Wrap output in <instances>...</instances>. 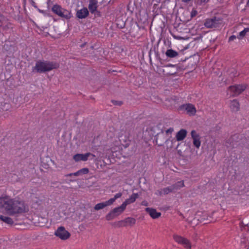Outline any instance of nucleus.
I'll return each instance as SVG.
<instances>
[{"instance_id":"obj_1","label":"nucleus","mask_w":249,"mask_h":249,"mask_svg":"<svg viewBox=\"0 0 249 249\" xmlns=\"http://www.w3.org/2000/svg\"><path fill=\"white\" fill-rule=\"evenodd\" d=\"M4 209L10 215L24 213L28 210L23 201L11 199L7 196L0 197V209Z\"/></svg>"},{"instance_id":"obj_2","label":"nucleus","mask_w":249,"mask_h":249,"mask_svg":"<svg viewBox=\"0 0 249 249\" xmlns=\"http://www.w3.org/2000/svg\"><path fill=\"white\" fill-rule=\"evenodd\" d=\"M58 67V64L54 62L38 60L36 61L35 66L33 67L32 72L39 73H44L57 69Z\"/></svg>"},{"instance_id":"obj_3","label":"nucleus","mask_w":249,"mask_h":249,"mask_svg":"<svg viewBox=\"0 0 249 249\" xmlns=\"http://www.w3.org/2000/svg\"><path fill=\"white\" fill-rule=\"evenodd\" d=\"M247 88L246 85H235L228 88V91L230 92V96H235L241 94Z\"/></svg>"},{"instance_id":"obj_4","label":"nucleus","mask_w":249,"mask_h":249,"mask_svg":"<svg viewBox=\"0 0 249 249\" xmlns=\"http://www.w3.org/2000/svg\"><path fill=\"white\" fill-rule=\"evenodd\" d=\"M54 235L63 240L68 239L71 236L70 233L63 226L58 228L54 232Z\"/></svg>"},{"instance_id":"obj_5","label":"nucleus","mask_w":249,"mask_h":249,"mask_svg":"<svg viewBox=\"0 0 249 249\" xmlns=\"http://www.w3.org/2000/svg\"><path fill=\"white\" fill-rule=\"evenodd\" d=\"M154 141L158 146H161L163 145L164 143H167L170 141V138H166L165 135L162 130L160 133L157 134L155 137Z\"/></svg>"},{"instance_id":"obj_6","label":"nucleus","mask_w":249,"mask_h":249,"mask_svg":"<svg viewBox=\"0 0 249 249\" xmlns=\"http://www.w3.org/2000/svg\"><path fill=\"white\" fill-rule=\"evenodd\" d=\"M173 238L176 242L183 245L185 248L187 249H191L190 242L186 238L178 235H174Z\"/></svg>"},{"instance_id":"obj_7","label":"nucleus","mask_w":249,"mask_h":249,"mask_svg":"<svg viewBox=\"0 0 249 249\" xmlns=\"http://www.w3.org/2000/svg\"><path fill=\"white\" fill-rule=\"evenodd\" d=\"M3 49L8 52L9 54L14 53L16 51V47L11 41H5V44L3 46Z\"/></svg>"},{"instance_id":"obj_8","label":"nucleus","mask_w":249,"mask_h":249,"mask_svg":"<svg viewBox=\"0 0 249 249\" xmlns=\"http://www.w3.org/2000/svg\"><path fill=\"white\" fill-rule=\"evenodd\" d=\"M187 63V65H186V67H187V69L189 70V72H191L193 70H194L196 68V62L194 60L193 58H190L185 60H183L180 58L178 60V61H186Z\"/></svg>"},{"instance_id":"obj_9","label":"nucleus","mask_w":249,"mask_h":249,"mask_svg":"<svg viewBox=\"0 0 249 249\" xmlns=\"http://www.w3.org/2000/svg\"><path fill=\"white\" fill-rule=\"evenodd\" d=\"M132 129V124H125L124 125H122L121 127L122 135H124L125 137L128 138L130 134ZM120 137L122 138V136H120Z\"/></svg>"},{"instance_id":"obj_10","label":"nucleus","mask_w":249,"mask_h":249,"mask_svg":"<svg viewBox=\"0 0 249 249\" xmlns=\"http://www.w3.org/2000/svg\"><path fill=\"white\" fill-rule=\"evenodd\" d=\"M191 135L193 140V144L196 148H199L201 144L199 135L195 130H192Z\"/></svg>"},{"instance_id":"obj_11","label":"nucleus","mask_w":249,"mask_h":249,"mask_svg":"<svg viewBox=\"0 0 249 249\" xmlns=\"http://www.w3.org/2000/svg\"><path fill=\"white\" fill-rule=\"evenodd\" d=\"M11 26V24L8 19L4 16L0 15V27H2L4 30H7L9 29Z\"/></svg>"},{"instance_id":"obj_12","label":"nucleus","mask_w":249,"mask_h":249,"mask_svg":"<svg viewBox=\"0 0 249 249\" xmlns=\"http://www.w3.org/2000/svg\"><path fill=\"white\" fill-rule=\"evenodd\" d=\"M145 210L153 219L158 218L161 215V213L157 212L155 209L147 207L145 208Z\"/></svg>"},{"instance_id":"obj_13","label":"nucleus","mask_w":249,"mask_h":249,"mask_svg":"<svg viewBox=\"0 0 249 249\" xmlns=\"http://www.w3.org/2000/svg\"><path fill=\"white\" fill-rule=\"evenodd\" d=\"M63 10V8H62L60 5L57 4L54 5L52 8V10L53 13L59 17L64 18V15Z\"/></svg>"},{"instance_id":"obj_14","label":"nucleus","mask_w":249,"mask_h":249,"mask_svg":"<svg viewBox=\"0 0 249 249\" xmlns=\"http://www.w3.org/2000/svg\"><path fill=\"white\" fill-rule=\"evenodd\" d=\"M89 15V12L86 7H84L81 10H77L76 14L77 18L80 19L85 18L88 17Z\"/></svg>"},{"instance_id":"obj_15","label":"nucleus","mask_w":249,"mask_h":249,"mask_svg":"<svg viewBox=\"0 0 249 249\" xmlns=\"http://www.w3.org/2000/svg\"><path fill=\"white\" fill-rule=\"evenodd\" d=\"M187 134V130L184 129H181L176 134V138L177 141L183 140L186 137Z\"/></svg>"},{"instance_id":"obj_16","label":"nucleus","mask_w":249,"mask_h":249,"mask_svg":"<svg viewBox=\"0 0 249 249\" xmlns=\"http://www.w3.org/2000/svg\"><path fill=\"white\" fill-rule=\"evenodd\" d=\"M88 154H76L74 155L73 159L75 161H79L80 160L87 161L88 160Z\"/></svg>"},{"instance_id":"obj_17","label":"nucleus","mask_w":249,"mask_h":249,"mask_svg":"<svg viewBox=\"0 0 249 249\" xmlns=\"http://www.w3.org/2000/svg\"><path fill=\"white\" fill-rule=\"evenodd\" d=\"M165 54L167 57L169 58H177L179 56V53L178 52L172 49H168L166 53Z\"/></svg>"},{"instance_id":"obj_18","label":"nucleus","mask_w":249,"mask_h":249,"mask_svg":"<svg viewBox=\"0 0 249 249\" xmlns=\"http://www.w3.org/2000/svg\"><path fill=\"white\" fill-rule=\"evenodd\" d=\"M138 197L139 195L138 194L133 193L129 198L126 199L123 203L125 204L126 206L128 204L134 203Z\"/></svg>"},{"instance_id":"obj_19","label":"nucleus","mask_w":249,"mask_h":249,"mask_svg":"<svg viewBox=\"0 0 249 249\" xmlns=\"http://www.w3.org/2000/svg\"><path fill=\"white\" fill-rule=\"evenodd\" d=\"M123 223L125 225V227L127 226H132L135 224L136 220L134 218L127 217L123 220Z\"/></svg>"},{"instance_id":"obj_20","label":"nucleus","mask_w":249,"mask_h":249,"mask_svg":"<svg viewBox=\"0 0 249 249\" xmlns=\"http://www.w3.org/2000/svg\"><path fill=\"white\" fill-rule=\"evenodd\" d=\"M126 204L123 203L120 206L114 208L113 211H114V213H116L117 215L119 216L124 212L126 208Z\"/></svg>"},{"instance_id":"obj_21","label":"nucleus","mask_w":249,"mask_h":249,"mask_svg":"<svg viewBox=\"0 0 249 249\" xmlns=\"http://www.w3.org/2000/svg\"><path fill=\"white\" fill-rule=\"evenodd\" d=\"M110 205H111V204H110L109 201L107 200V201H105L103 202H101V203L97 204L94 206V209L95 210L97 211V210L102 209L104 208L105 207H106L107 206H110Z\"/></svg>"},{"instance_id":"obj_22","label":"nucleus","mask_w":249,"mask_h":249,"mask_svg":"<svg viewBox=\"0 0 249 249\" xmlns=\"http://www.w3.org/2000/svg\"><path fill=\"white\" fill-rule=\"evenodd\" d=\"M89 9L91 14L95 13L98 8V2L89 1Z\"/></svg>"},{"instance_id":"obj_23","label":"nucleus","mask_w":249,"mask_h":249,"mask_svg":"<svg viewBox=\"0 0 249 249\" xmlns=\"http://www.w3.org/2000/svg\"><path fill=\"white\" fill-rule=\"evenodd\" d=\"M174 192L180 189L181 188L184 186L183 181H178L176 183L171 185Z\"/></svg>"},{"instance_id":"obj_24","label":"nucleus","mask_w":249,"mask_h":249,"mask_svg":"<svg viewBox=\"0 0 249 249\" xmlns=\"http://www.w3.org/2000/svg\"><path fill=\"white\" fill-rule=\"evenodd\" d=\"M117 216V214L116 213H114V211L112 210L106 215V219L107 221H110L113 220Z\"/></svg>"},{"instance_id":"obj_25","label":"nucleus","mask_w":249,"mask_h":249,"mask_svg":"<svg viewBox=\"0 0 249 249\" xmlns=\"http://www.w3.org/2000/svg\"><path fill=\"white\" fill-rule=\"evenodd\" d=\"M229 107L231 109H239L240 107L239 103L237 100L231 101Z\"/></svg>"},{"instance_id":"obj_26","label":"nucleus","mask_w":249,"mask_h":249,"mask_svg":"<svg viewBox=\"0 0 249 249\" xmlns=\"http://www.w3.org/2000/svg\"><path fill=\"white\" fill-rule=\"evenodd\" d=\"M0 219L7 224H10V225H12L13 224V219L9 217L0 215Z\"/></svg>"},{"instance_id":"obj_27","label":"nucleus","mask_w":249,"mask_h":249,"mask_svg":"<svg viewBox=\"0 0 249 249\" xmlns=\"http://www.w3.org/2000/svg\"><path fill=\"white\" fill-rule=\"evenodd\" d=\"M174 191L172 189V187L171 186H168L166 188H163L161 191L160 192L159 194L160 195H161L162 193H163L164 195H167L170 193L173 192Z\"/></svg>"},{"instance_id":"obj_28","label":"nucleus","mask_w":249,"mask_h":249,"mask_svg":"<svg viewBox=\"0 0 249 249\" xmlns=\"http://www.w3.org/2000/svg\"><path fill=\"white\" fill-rule=\"evenodd\" d=\"M111 225L115 228H121L123 227H125V225L124 224L123 220L111 223Z\"/></svg>"},{"instance_id":"obj_29","label":"nucleus","mask_w":249,"mask_h":249,"mask_svg":"<svg viewBox=\"0 0 249 249\" xmlns=\"http://www.w3.org/2000/svg\"><path fill=\"white\" fill-rule=\"evenodd\" d=\"M167 67H175L177 69V70H178V71H182V70H186L187 69V67H186V66H179L178 65H173V64H169L168 65H167L166 66Z\"/></svg>"},{"instance_id":"obj_30","label":"nucleus","mask_w":249,"mask_h":249,"mask_svg":"<svg viewBox=\"0 0 249 249\" xmlns=\"http://www.w3.org/2000/svg\"><path fill=\"white\" fill-rule=\"evenodd\" d=\"M179 109H196V108L194 105L188 103L181 105Z\"/></svg>"},{"instance_id":"obj_31","label":"nucleus","mask_w":249,"mask_h":249,"mask_svg":"<svg viewBox=\"0 0 249 249\" xmlns=\"http://www.w3.org/2000/svg\"><path fill=\"white\" fill-rule=\"evenodd\" d=\"M63 13L64 15V18L69 20L71 17H72V15L71 12L68 10L63 8Z\"/></svg>"},{"instance_id":"obj_32","label":"nucleus","mask_w":249,"mask_h":249,"mask_svg":"<svg viewBox=\"0 0 249 249\" xmlns=\"http://www.w3.org/2000/svg\"><path fill=\"white\" fill-rule=\"evenodd\" d=\"M229 75L231 77V78H233V77H235L236 76H237L238 75V73H237L236 70H235L233 68L230 69L228 71Z\"/></svg>"},{"instance_id":"obj_33","label":"nucleus","mask_w":249,"mask_h":249,"mask_svg":"<svg viewBox=\"0 0 249 249\" xmlns=\"http://www.w3.org/2000/svg\"><path fill=\"white\" fill-rule=\"evenodd\" d=\"M248 32H249V28H245L242 31L239 33V36H237V38L239 39L243 38L246 36Z\"/></svg>"},{"instance_id":"obj_34","label":"nucleus","mask_w":249,"mask_h":249,"mask_svg":"<svg viewBox=\"0 0 249 249\" xmlns=\"http://www.w3.org/2000/svg\"><path fill=\"white\" fill-rule=\"evenodd\" d=\"M213 21L211 19V18L210 19H207L205 23H204V25L205 26V27H207V28H213Z\"/></svg>"},{"instance_id":"obj_35","label":"nucleus","mask_w":249,"mask_h":249,"mask_svg":"<svg viewBox=\"0 0 249 249\" xmlns=\"http://www.w3.org/2000/svg\"><path fill=\"white\" fill-rule=\"evenodd\" d=\"M122 196V194L121 193H118L114 196V197L111 198L108 200L109 201L110 204L111 205L114 203V202H115L116 199L121 197Z\"/></svg>"},{"instance_id":"obj_36","label":"nucleus","mask_w":249,"mask_h":249,"mask_svg":"<svg viewBox=\"0 0 249 249\" xmlns=\"http://www.w3.org/2000/svg\"><path fill=\"white\" fill-rule=\"evenodd\" d=\"M213 21V27L215 28L218 27V25L219 24H220V21H221V20L219 18H217L216 17H214L213 18H211Z\"/></svg>"},{"instance_id":"obj_37","label":"nucleus","mask_w":249,"mask_h":249,"mask_svg":"<svg viewBox=\"0 0 249 249\" xmlns=\"http://www.w3.org/2000/svg\"><path fill=\"white\" fill-rule=\"evenodd\" d=\"M185 111L187 115L192 116L196 115L197 110H185Z\"/></svg>"},{"instance_id":"obj_38","label":"nucleus","mask_w":249,"mask_h":249,"mask_svg":"<svg viewBox=\"0 0 249 249\" xmlns=\"http://www.w3.org/2000/svg\"><path fill=\"white\" fill-rule=\"evenodd\" d=\"M79 175L87 174L89 172V170L88 168H83L78 170Z\"/></svg>"},{"instance_id":"obj_39","label":"nucleus","mask_w":249,"mask_h":249,"mask_svg":"<svg viewBox=\"0 0 249 249\" xmlns=\"http://www.w3.org/2000/svg\"><path fill=\"white\" fill-rule=\"evenodd\" d=\"M111 102L113 105L121 106L123 104V102L121 101L112 100Z\"/></svg>"},{"instance_id":"obj_40","label":"nucleus","mask_w":249,"mask_h":249,"mask_svg":"<svg viewBox=\"0 0 249 249\" xmlns=\"http://www.w3.org/2000/svg\"><path fill=\"white\" fill-rule=\"evenodd\" d=\"M72 176H80L79 175V173L78 172V171L76 172H75V173H70V174H67V175H65V177H71Z\"/></svg>"},{"instance_id":"obj_41","label":"nucleus","mask_w":249,"mask_h":249,"mask_svg":"<svg viewBox=\"0 0 249 249\" xmlns=\"http://www.w3.org/2000/svg\"><path fill=\"white\" fill-rule=\"evenodd\" d=\"M197 14V12L196 10H193L190 13V19L195 17Z\"/></svg>"},{"instance_id":"obj_42","label":"nucleus","mask_w":249,"mask_h":249,"mask_svg":"<svg viewBox=\"0 0 249 249\" xmlns=\"http://www.w3.org/2000/svg\"><path fill=\"white\" fill-rule=\"evenodd\" d=\"M173 131L174 128L173 127H170L169 129L165 131V132L166 134L168 135L169 134H171Z\"/></svg>"},{"instance_id":"obj_43","label":"nucleus","mask_w":249,"mask_h":249,"mask_svg":"<svg viewBox=\"0 0 249 249\" xmlns=\"http://www.w3.org/2000/svg\"><path fill=\"white\" fill-rule=\"evenodd\" d=\"M209 0H197L196 3L198 5H201L203 2H207Z\"/></svg>"},{"instance_id":"obj_44","label":"nucleus","mask_w":249,"mask_h":249,"mask_svg":"<svg viewBox=\"0 0 249 249\" xmlns=\"http://www.w3.org/2000/svg\"><path fill=\"white\" fill-rule=\"evenodd\" d=\"M237 37V36H235L234 35H232L229 38V42H231V41H233L234 39H235Z\"/></svg>"},{"instance_id":"obj_45","label":"nucleus","mask_w":249,"mask_h":249,"mask_svg":"<svg viewBox=\"0 0 249 249\" xmlns=\"http://www.w3.org/2000/svg\"><path fill=\"white\" fill-rule=\"evenodd\" d=\"M178 73V70H172L171 72L168 73L170 75H175Z\"/></svg>"},{"instance_id":"obj_46","label":"nucleus","mask_w":249,"mask_h":249,"mask_svg":"<svg viewBox=\"0 0 249 249\" xmlns=\"http://www.w3.org/2000/svg\"><path fill=\"white\" fill-rule=\"evenodd\" d=\"M87 154H88V159L89 158L91 160H92L95 157V156L92 154V153H87Z\"/></svg>"},{"instance_id":"obj_47","label":"nucleus","mask_w":249,"mask_h":249,"mask_svg":"<svg viewBox=\"0 0 249 249\" xmlns=\"http://www.w3.org/2000/svg\"><path fill=\"white\" fill-rule=\"evenodd\" d=\"M30 1H31L32 6H34L35 8H37V7L35 2L33 0H30Z\"/></svg>"},{"instance_id":"obj_48","label":"nucleus","mask_w":249,"mask_h":249,"mask_svg":"<svg viewBox=\"0 0 249 249\" xmlns=\"http://www.w3.org/2000/svg\"><path fill=\"white\" fill-rule=\"evenodd\" d=\"M95 15L97 16V17H101V12L97 10V11H95V13H94Z\"/></svg>"},{"instance_id":"obj_49","label":"nucleus","mask_w":249,"mask_h":249,"mask_svg":"<svg viewBox=\"0 0 249 249\" xmlns=\"http://www.w3.org/2000/svg\"><path fill=\"white\" fill-rule=\"evenodd\" d=\"M148 202L146 201H145V200L142 201V205H143V206H146L148 205Z\"/></svg>"},{"instance_id":"obj_50","label":"nucleus","mask_w":249,"mask_h":249,"mask_svg":"<svg viewBox=\"0 0 249 249\" xmlns=\"http://www.w3.org/2000/svg\"><path fill=\"white\" fill-rule=\"evenodd\" d=\"M156 57L157 58L160 60V61L161 59V58H160V57L159 56V54L158 53V52H157L156 53Z\"/></svg>"},{"instance_id":"obj_51","label":"nucleus","mask_w":249,"mask_h":249,"mask_svg":"<svg viewBox=\"0 0 249 249\" xmlns=\"http://www.w3.org/2000/svg\"><path fill=\"white\" fill-rule=\"evenodd\" d=\"M151 51H152L151 50H150L149 52V58H150V62L151 63H152V61H151Z\"/></svg>"},{"instance_id":"obj_52","label":"nucleus","mask_w":249,"mask_h":249,"mask_svg":"<svg viewBox=\"0 0 249 249\" xmlns=\"http://www.w3.org/2000/svg\"><path fill=\"white\" fill-rule=\"evenodd\" d=\"M235 136H233V137H231L230 139H229V141L231 142L234 139V137Z\"/></svg>"},{"instance_id":"obj_53","label":"nucleus","mask_w":249,"mask_h":249,"mask_svg":"<svg viewBox=\"0 0 249 249\" xmlns=\"http://www.w3.org/2000/svg\"><path fill=\"white\" fill-rule=\"evenodd\" d=\"M191 0H181V1L184 3H188Z\"/></svg>"},{"instance_id":"obj_54","label":"nucleus","mask_w":249,"mask_h":249,"mask_svg":"<svg viewBox=\"0 0 249 249\" xmlns=\"http://www.w3.org/2000/svg\"><path fill=\"white\" fill-rule=\"evenodd\" d=\"M221 80L222 82H223L224 83L225 85H226L227 84L226 79L224 80V79L222 78Z\"/></svg>"},{"instance_id":"obj_55","label":"nucleus","mask_w":249,"mask_h":249,"mask_svg":"<svg viewBox=\"0 0 249 249\" xmlns=\"http://www.w3.org/2000/svg\"><path fill=\"white\" fill-rule=\"evenodd\" d=\"M89 1H92L95 2H98L97 0H89Z\"/></svg>"},{"instance_id":"obj_56","label":"nucleus","mask_w":249,"mask_h":249,"mask_svg":"<svg viewBox=\"0 0 249 249\" xmlns=\"http://www.w3.org/2000/svg\"><path fill=\"white\" fill-rule=\"evenodd\" d=\"M178 153L179 155H181V154L182 153V152L180 150H178Z\"/></svg>"},{"instance_id":"obj_57","label":"nucleus","mask_w":249,"mask_h":249,"mask_svg":"<svg viewBox=\"0 0 249 249\" xmlns=\"http://www.w3.org/2000/svg\"><path fill=\"white\" fill-rule=\"evenodd\" d=\"M38 11L40 13H44V12H45L43 10H42L40 9H38Z\"/></svg>"},{"instance_id":"obj_58","label":"nucleus","mask_w":249,"mask_h":249,"mask_svg":"<svg viewBox=\"0 0 249 249\" xmlns=\"http://www.w3.org/2000/svg\"><path fill=\"white\" fill-rule=\"evenodd\" d=\"M247 4L248 6H249V0H248Z\"/></svg>"},{"instance_id":"obj_59","label":"nucleus","mask_w":249,"mask_h":249,"mask_svg":"<svg viewBox=\"0 0 249 249\" xmlns=\"http://www.w3.org/2000/svg\"><path fill=\"white\" fill-rule=\"evenodd\" d=\"M69 181H70V182H72V181H74V180H73V179H70Z\"/></svg>"},{"instance_id":"obj_60","label":"nucleus","mask_w":249,"mask_h":249,"mask_svg":"<svg viewBox=\"0 0 249 249\" xmlns=\"http://www.w3.org/2000/svg\"><path fill=\"white\" fill-rule=\"evenodd\" d=\"M231 146H232V147H234V144L233 143V144H232Z\"/></svg>"},{"instance_id":"obj_61","label":"nucleus","mask_w":249,"mask_h":249,"mask_svg":"<svg viewBox=\"0 0 249 249\" xmlns=\"http://www.w3.org/2000/svg\"><path fill=\"white\" fill-rule=\"evenodd\" d=\"M173 141H174V140H171V142H173Z\"/></svg>"}]
</instances>
